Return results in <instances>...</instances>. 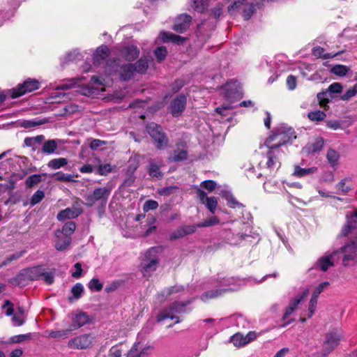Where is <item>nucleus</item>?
<instances>
[{
  "label": "nucleus",
  "mask_w": 357,
  "mask_h": 357,
  "mask_svg": "<svg viewBox=\"0 0 357 357\" xmlns=\"http://www.w3.org/2000/svg\"><path fill=\"white\" fill-rule=\"evenodd\" d=\"M84 289L82 284L77 282L71 289L72 296L68 297V301L73 302L74 300L80 298L84 293Z\"/></svg>",
  "instance_id": "c756f323"
},
{
  "label": "nucleus",
  "mask_w": 357,
  "mask_h": 357,
  "mask_svg": "<svg viewBox=\"0 0 357 357\" xmlns=\"http://www.w3.org/2000/svg\"><path fill=\"white\" fill-rule=\"evenodd\" d=\"M207 209L212 213L214 214L218 206V199L215 197L211 196L206 198V201L204 203Z\"/></svg>",
  "instance_id": "49530a36"
},
{
  "label": "nucleus",
  "mask_w": 357,
  "mask_h": 357,
  "mask_svg": "<svg viewBox=\"0 0 357 357\" xmlns=\"http://www.w3.org/2000/svg\"><path fill=\"white\" fill-rule=\"evenodd\" d=\"M158 207V203L153 199H149L145 202L143 209L145 212L150 210H155Z\"/></svg>",
  "instance_id": "0e129e2a"
},
{
  "label": "nucleus",
  "mask_w": 357,
  "mask_h": 357,
  "mask_svg": "<svg viewBox=\"0 0 357 357\" xmlns=\"http://www.w3.org/2000/svg\"><path fill=\"white\" fill-rule=\"evenodd\" d=\"M149 59L146 56H142L135 63H132L135 68V72L139 74H144L149 68Z\"/></svg>",
  "instance_id": "c85d7f7f"
},
{
  "label": "nucleus",
  "mask_w": 357,
  "mask_h": 357,
  "mask_svg": "<svg viewBox=\"0 0 357 357\" xmlns=\"http://www.w3.org/2000/svg\"><path fill=\"white\" fill-rule=\"evenodd\" d=\"M40 84L38 80L32 78H28L19 84L16 87L8 91V94L11 98H19L27 93L33 92L40 88Z\"/></svg>",
  "instance_id": "6e6552de"
},
{
  "label": "nucleus",
  "mask_w": 357,
  "mask_h": 357,
  "mask_svg": "<svg viewBox=\"0 0 357 357\" xmlns=\"http://www.w3.org/2000/svg\"><path fill=\"white\" fill-rule=\"evenodd\" d=\"M135 169L136 167L132 169H131L130 167L128 168L127 177L124 179L123 185L130 187L134 183L136 178L135 176L134 175V172Z\"/></svg>",
  "instance_id": "603ef678"
},
{
  "label": "nucleus",
  "mask_w": 357,
  "mask_h": 357,
  "mask_svg": "<svg viewBox=\"0 0 357 357\" xmlns=\"http://www.w3.org/2000/svg\"><path fill=\"white\" fill-rule=\"evenodd\" d=\"M110 54L109 48L105 45H102L98 47L93 54V63L95 66H100L108 58Z\"/></svg>",
  "instance_id": "a211bd4d"
},
{
  "label": "nucleus",
  "mask_w": 357,
  "mask_h": 357,
  "mask_svg": "<svg viewBox=\"0 0 357 357\" xmlns=\"http://www.w3.org/2000/svg\"><path fill=\"white\" fill-rule=\"evenodd\" d=\"M135 68L132 63L123 64L120 67L119 77L122 81H128L134 77Z\"/></svg>",
  "instance_id": "b1692460"
},
{
  "label": "nucleus",
  "mask_w": 357,
  "mask_h": 357,
  "mask_svg": "<svg viewBox=\"0 0 357 357\" xmlns=\"http://www.w3.org/2000/svg\"><path fill=\"white\" fill-rule=\"evenodd\" d=\"M337 255V252L333 251L331 253L326 254V255L318 259L313 268L320 270L321 271L326 272L329 267L335 266V257Z\"/></svg>",
  "instance_id": "ddd939ff"
},
{
  "label": "nucleus",
  "mask_w": 357,
  "mask_h": 357,
  "mask_svg": "<svg viewBox=\"0 0 357 357\" xmlns=\"http://www.w3.org/2000/svg\"><path fill=\"white\" fill-rule=\"evenodd\" d=\"M218 222L217 218L213 217L201 223L193 225H183L175 229L169 236L170 241H175L182 238L185 236L194 234L197 228L206 227L213 225Z\"/></svg>",
  "instance_id": "39448f33"
},
{
  "label": "nucleus",
  "mask_w": 357,
  "mask_h": 357,
  "mask_svg": "<svg viewBox=\"0 0 357 357\" xmlns=\"http://www.w3.org/2000/svg\"><path fill=\"white\" fill-rule=\"evenodd\" d=\"M154 55L158 63H161L164 61L167 55V50L165 46H160L156 47L154 50Z\"/></svg>",
  "instance_id": "79ce46f5"
},
{
  "label": "nucleus",
  "mask_w": 357,
  "mask_h": 357,
  "mask_svg": "<svg viewBox=\"0 0 357 357\" xmlns=\"http://www.w3.org/2000/svg\"><path fill=\"white\" fill-rule=\"evenodd\" d=\"M357 93V84H354V86L348 89L345 93L341 96L340 99L342 100H349L352 97L355 96Z\"/></svg>",
  "instance_id": "bf43d9fd"
},
{
  "label": "nucleus",
  "mask_w": 357,
  "mask_h": 357,
  "mask_svg": "<svg viewBox=\"0 0 357 357\" xmlns=\"http://www.w3.org/2000/svg\"><path fill=\"white\" fill-rule=\"evenodd\" d=\"M342 52H338L335 54L325 53V50L323 47H319V46L315 47L312 49V54L315 56L321 58L323 59L333 58L335 56L339 55Z\"/></svg>",
  "instance_id": "2f4dec72"
},
{
  "label": "nucleus",
  "mask_w": 357,
  "mask_h": 357,
  "mask_svg": "<svg viewBox=\"0 0 357 357\" xmlns=\"http://www.w3.org/2000/svg\"><path fill=\"white\" fill-rule=\"evenodd\" d=\"M82 213V210L77 208H67L61 211L57 214V219L59 221H63L67 219H73L77 218Z\"/></svg>",
  "instance_id": "4be33fe9"
},
{
  "label": "nucleus",
  "mask_w": 357,
  "mask_h": 357,
  "mask_svg": "<svg viewBox=\"0 0 357 357\" xmlns=\"http://www.w3.org/2000/svg\"><path fill=\"white\" fill-rule=\"evenodd\" d=\"M68 164V160L65 158H54L47 163V167L51 169H58L66 166Z\"/></svg>",
  "instance_id": "c9c22d12"
},
{
  "label": "nucleus",
  "mask_w": 357,
  "mask_h": 357,
  "mask_svg": "<svg viewBox=\"0 0 357 357\" xmlns=\"http://www.w3.org/2000/svg\"><path fill=\"white\" fill-rule=\"evenodd\" d=\"M44 269L43 266L40 265L28 268L24 271L28 280L35 281L40 279L42 275L44 274Z\"/></svg>",
  "instance_id": "412c9836"
},
{
  "label": "nucleus",
  "mask_w": 357,
  "mask_h": 357,
  "mask_svg": "<svg viewBox=\"0 0 357 357\" xmlns=\"http://www.w3.org/2000/svg\"><path fill=\"white\" fill-rule=\"evenodd\" d=\"M25 253H26V250H23L20 251V252H17L15 253H13L12 255H10L7 256L3 259V261L0 264V268L3 267V266H6L10 264V263H12L14 261L18 260L22 257H23V255Z\"/></svg>",
  "instance_id": "72a5a7b5"
},
{
  "label": "nucleus",
  "mask_w": 357,
  "mask_h": 357,
  "mask_svg": "<svg viewBox=\"0 0 357 357\" xmlns=\"http://www.w3.org/2000/svg\"><path fill=\"white\" fill-rule=\"evenodd\" d=\"M326 116V114L324 112L321 110H317L314 112H310L307 114L308 119L312 121H323Z\"/></svg>",
  "instance_id": "c03bdc74"
},
{
  "label": "nucleus",
  "mask_w": 357,
  "mask_h": 357,
  "mask_svg": "<svg viewBox=\"0 0 357 357\" xmlns=\"http://www.w3.org/2000/svg\"><path fill=\"white\" fill-rule=\"evenodd\" d=\"M57 149V140L48 139L43 143L42 148L38 150V153L43 155H52L55 153Z\"/></svg>",
  "instance_id": "393cba45"
},
{
  "label": "nucleus",
  "mask_w": 357,
  "mask_h": 357,
  "mask_svg": "<svg viewBox=\"0 0 357 357\" xmlns=\"http://www.w3.org/2000/svg\"><path fill=\"white\" fill-rule=\"evenodd\" d=\"M93 341L91 334H82L70 339L68 342V347L73 349H85L89 347Z\"/></svg>",
  "instance_id": "9d476101"
},
{
  "label": "nucleus",
  "mask_w": 357,
  "mask_h": 357,
  "mask_svg": "<svg viewBox=\"0 0 357 357\" xmlns=\"http://www.w3.org/2000/svg\"><path fill=\"white\" fill-rule=\"evenodd\" d=\"M72 321L70 329L73 331L84 326L89 321V319L86 313L79 312L73 315Z\"/></svg>",
  "instance_id": "aec40b11"
},
{
  "label": "nucleus",
  "mask_w": 357,
  "mask_h": 357,
  "mask_svg": "<svg viewBox=\"0 0 357 357\" xmlns=\"http://www.w3.org/2000/svg\"><path fill=\"white\" fill-rule=\"evenodd\" d=\"M155 222V219L154 218H151V221L148 223L149 228L144 231V237H148L150 236L153 231L156 230V226L154 225Z\"/></svg>",
  "instance_id": "774afa93"
},
{
  "label": "nucleus",
  "mask_w": 357,
  "mask_h": 357,
  "mask_svg": "<svg viewBox=\"0 0 357 357\" xmlns=\"http://www.w3.org/2000/svg\"><path fill=\"white\" fill-rule=\"evenodd\" d=\"M244 336L239 333H237L231 337V342L236 347H240L245 346V343H244Z\"/></svg>",
  "instance_id": "6e6d98bb"
},
{
  "label": "nucleus",
  "mask_w": 357,
  "mask_h": 357,
  "mask_svg": "<svg viewBox=\"0 0 357 357\" xmlns=\"http://www.w3.org/2000/svg\"><path fill=\"white\" fill-rule=\"evenodd\" d=\"M342 86L339 82H334L331 84L327 91H328V93H340L342 91Z\"/></svg>",
  "instance_id": "e2e57ef3"
},
{
  "label": "nucleus",
  "mask_w": 357,
  "mask_h": 357,
  "mask_svg": "<svg viewBox=\"0 0 357 357\" xmlns=\"http://www.w3.org/2000/svg\"><path fill=\"white\" fill-rule=\"evenodd\" d=\"M342 337V333L337 329H333L326 333L322 344L321 357H326L331 354L339 345Z\"/></svg>",
  "instance_id": "0eeeda50"
},
{
  "label": "nucleus",
  "mask_w": 357,
  "mask_h": 357,
  "mask_svg": "<svg viewBox=\"0 0 357 357\" xmlns=\"http://www.w3.org/2000/svg\"><path fill=\"white\" fill-rule=\"evenodd\" d=\"M349 71V67L340 64L334 66L331 70V73L338 75L340 77L345 76Z\"/></svg>",
  "instance_id": "37998d69"
},
{
  "label": "nucleus",
  "mask_w": 357,
  "mask_h": 357,
  "mask_svg": "<svg viewBox=\"0 0 357 357\" xmlns=\"http://www.w3.org/2000/svg\"><path fill=\"white\" fill-rule=\"evenodd\" d=\"M329 282L326 281L320 283L314 290L312 296L315 298L319 297V294L329 286Z\"/></svg>",
  "instance_id": "680f3d73"
},
{
  "label": "nucleus",
  "mask_w": 357,
  "mask_h": 357,
  "mask_svg": "<svg viewBox=\"0 0 357 357\" xmlns=\"http://www.w3.org/2000/svg\"><path fill=\"white\" fill-rule=\"evenodd\" d=\"M31 337H32V334L31 333H26V334H22V335H14V336L10 337V342L12 343L17 344V343H20V342H22L24 341L30 340V339H31Z\"/></svg>",
  "instance_id": "4d7b16f0"
},
{
  "label": "nucleus",
  "mask_w": 357,
  "mask_h": 357,
  "mask_svg": "<svg viewBox=\"0 0 357 357\" xmlns=\"http://www.w3.org/2000/svg\"><path fill=\"white\" fill-rule=\"evenodd\" d=\"M76 229V224L73 221H68L64 224L61 230L56 231V236L59 237V234H62L65 236L64 237H70V236L74 233Z\"/></svg>",
  "instance_id": "bb28decb"
},
{
  "label": "nucleus",
  "mask_w": 357,
  "mask_h": 357,
  "mask_svg": "<svg viewBox=\"0 0 357 357\" xmlns=\"http://www.w3.org/2000/svg\"><path fill=\"white\" fill-rule=\"evenodd\" d=\"M46 123L45 120H37V119H32V120H22L19 121V126L21 128H31L33 127H36L38 126H41Z\"/></svg>",
  "instance_id": "e433bc0d"
},
{
  "label": "nucleus",
  "mask_w": 357,
  "mask_h": 357,
  "mask_svg": "<svg viewBox=\"0 0 357 357\" xmlns=\"http://www.w3.org/2000/svg\"><path fill=\"white\" fill-rule=\"evenodd\" d=\"M72 331V329L62 331H52L49 333V337L52 338H66Z\"/></svg>",
  "instance_id": "09e8293b"
},
{
  "label": "nucleus",
  "mask_w": 357,
  "mask_h": 357,
  "mask_svg": "<svg viewBox=\"0 0 357 357\" xmlns=\"http://www.w3.org/2000/svg\"><path fill=\"white\" fill-rule=\"evenodd\" d=\"M191 21L190 15L181 14L176 18L172 29L180 33H184L190 27Z\"/></svg>",
  "instance_id": "4468645a"
},
{
  "label": "nucleus",
  "mask_w": 357,
  "mask_h": 357,
  "mask_svg": "<svg viewBox=\"0 0 357 357\" xmlns=\"http://www.w3.org/2000/svg\"><path fill=\"white\" fill-rule=\"evenodd\" d=\"M115 166H112L110 164L100 165L96 170V174L100 176H107L108 174L112 172Z\"/></svg>",
  "instance_id": "a18cd8bd"
},
{
  "label": "nucleus",
  "mask_w": 357,
  "mask_h": 357,
  "mask_svg": "<svg viewBox=\"0 0 357 357\" xmlns=\"http://www.w3.org/2000/svg\"><path fill=\"white\" fill-rule=\"evenodd\" d=\"M326 158L328 162L332 167H335L340 158V154L333 149H329L326 153Z\"/></svg>",
  "instance_id": "58836bf2"
},
{
  "label": "nucleus",
  "mask_w": 357,
  "mask_h": 357,
  "mask_svg": "<svg viewBox=\"0 0 357 357\" xmlns=\"http://www.w3.org/2000/svg\"><path fill=\"white\" fill-rule=\"evenodd\" d=\"M139 343H135L128 353L126 357H144L147 354L146 349H143L142 351L139 352Z\"/></svg>",
  "instance_id": "a19ab883"
},
{
  "label": "nucleus",
  "mask_w": 357,
  "mask_h": 357,
  "mask_svg": "<svg viewBox=\"0 0 357 357\" xmlns=\"http://www.w3.org/2000/svg\"><path fill=\"white\" fill-rule=\"evenodd\" d=\"M121 56L127 61H132L139 56V49L135 45H126L119 50Z\"/></svg>",
  "instance_id": "f3484780"
},
{
  "label": "nucleus",
  "mask_w": 357,
  "mask_h": 357,
  "mask_svg": "<svg viewBox=\"0 0 357 357\" xmlns=\"http://www.w3.org/2000/svg\"><path fill=\"white\" fill-rule=\"evenodd\" d=\"M111 192V187L95 188L92 193L86 195L84 197L86 201L85 205L88 207H91L97 204L99 212L104 211Z\"/></svg>",
  "instance_id": "f03ea898"
},
{
  "label": "nucleus",
  "mask_w": 357,
  "mask_h": 357,
  "mask_svg": "<svg viewBox=\"0 0 357 357\" xmlns=\"http://www.w3.org/2000/svg\"><path fill=\"white\" fill-rule=\"evenodd\" d=\"M188 158V151L185 150H181L180 151H175L174 155L169 159L174 162H180L185 160Z\"/></svg>",
  "instance_id": "864d4df0"
},
{
  "label": "nucleus",
  "mask_w": 357,
  "mask_h": 357,
  "mask_svg": "<svg viewBox=\"0 0 357 357\" xmlns=\"http://www.w3.org/2000/svg\"><path fill=\"white\" fill-rule=\"evenodd\" d=\"M294 130L291 128H278L274 130L264 141V146L267 149H277L291 143L296 139Z\"/></svg>",
  "instance_id": "f257e3e1"
},
{
  "label": "nucleus",
  "mask_w": 357,
  "mask_h": 357,
  "mask_svg": "<svg viewBox=\"0 0 357 357\" xmlns=\"http://www.w3.org/2000/svg\"><path fill=\"white\" fill-rule=\"evenodd\" d=\"M159 264V258L158 256V250L153 247L148 250L141 263V271L144 276H149L151 273L154 272Z\"/></svg>",
  "instance_id": "423d86ee"
},
{
  "label": "nucleus",
  "mask_w": 357,
  "mask_h": 357,
  "mask_svg": "<svg viewBox=\"0 0 357 357\" xmlns=\"http://www.w3.org/2000/svg\"><path fill=\"white\" fill-rule=\"evenodd\" d=\"M201 187L205 188L208 192H212L216 188V183L213 180H206L201 183Z\"/></svg>",
  "instance_id": "69168bd1"
},
{
  "label": "nucleus",
  "mask_w": 357,
  "mask_h": 357,
  "mask_svg": "<svg viewBox=\"0 0 357 357\" xmlns=\"http://www.w3.org/2000/svg\"><path fill=\"white\" fill-rule=\"evenodd\" d=\"M43 280L47 284H52L54 282V275L52 272H47L44 269V274L42 275Z\"/></svg>",
  "instance_id": "338daca9"
},
{
  "label": "nucleus",
  "mask_w": 357,
  "mask_h": 357,
  "mask_svg": "<svg viewBox=\"0 0 357 357\" xmlns=\"http://www.w3.org/2000/svg\"><path fill=\"white\" fill-rule=\"evenodd\" d=\"M192 303V300H188L183 302L174 301L167 307L163 309L156 317L158 322H161L166 319H176L175 324L181 321L179 317L174 316L173 313H183L185 312V307Z\"/></svg>",
  "instance_id": "20e7f679"
},
{
  "label": "nucleus",
  "mask_w": 357,
  "mask_h": 357,
  "mask_svg": "<svg viewBox=\"0 0 357 357\" xmlns=\"http://www.w3.org/2000/svg\"><path fill=\"white\" fill-rule=\"evenodd\" d=\"M324 145V140L323 137H317L314 142L308 143L305 146V150L307 154H314L321 151Z\"/></svg>",
  "instance_id": "a878e982"
},
{
  "label": "nucleus",
  "mask_w": 357,
  "mask_h": 357,
  "mask_svg": "<svg viewBox=\"0 0 357 357\" xmlns=\"http://www.w3.org/2000/svg\"><path fill=\"white\" fill-rule=\"evenodd\" d=\"M51 176L56 181L60 182H72L74 181L73 176L70 174H65L62 172H57L51 174Z\"/></svg>",
  "instance_id": "4c0bfd02"
},
{
  "label": "nucleus",
  "mask_w": 357,
  "mask_h": 357,
  "mask_svg": "<svg viewBox=\"0 0 357 357\" xmlns=\"http://www.w3.org/2000/svg\"><path fill=\"white\" fill-rule=\"evenodd\" d=\"M280 150L277 149H268L267 152L265 154V157L267 159L266 167L272 170L278 167L279 168L281 165V162L279 160V154Z\"/></svg>",
  "instance_id": "2eb2a0df"
},
{
  "label": "nucleus",
  "mask_w": 357,
  "mask_h": 357,
  "mask_svg": "<svg viewBox=\"0 0 357 357\" xmlns=\"http://www.w3.org/2000/svg\"><path fill=\"white\" fill-rule=\"evenodd\" d=\"M328 96L329 93L328 91H321L317 93V98L321 107L326 106L329 102Z\"/></svg>",
  "instance_id": "13d9d810"
},
{
  "label": "nucleus",
  "mask_w": 357,
  "mask_h": 357,
  "mask_svg": "<svg viewBox=\"0 0 357 357\" xmlns=\"http://www.w3.org/2000/svg\"><path fill=\"white\" fill-rule=\"evenodd\" d=\"M240 10L242 11L244 19L248 20L256 10L255 4L253 2H249L248 0H234L228 6V12L231 14Z\"/></svg>",
  "instance_id": "1a4fd4ad"
},
{
  "label": "nucleus",
  "mask_w": 357,
  "mask_h": 357,
  "mask_svg": "<svg viewBox=\"0 0 357 357\" xmlns=\"http://www.w3.org/2000/svg\"><path fill=\"white\" fill-rule=\"evenodd\" d=\"M317 298H315L314 296L311 297L308 306V318H311L314 314L317 305Z\"/></svg>",
  "instance_id": "052dcab7"
},
{
  "label": "nucleus",
  "mask_w": 357,
  "mask_h": 357,
  "mask_svg": "<svg viewBox=\"0 0 357 357\" xmlns=\"http://www.w3.org/2000/svg\"><path fill=\"white\" fill-rule=\"evenodd\" d=\"M103 284L100 282L98 278H92L89 284L88 288L91 291L99 292L102 289Z\"/></svg>",
  "instance_id": "8fccbe9b"
},
{
  "label": "nucleus",
  "mask_w": 357,
  "mask_h": 357,
  "mask_svg": "<svg viewBox=\"0 0 357 357\" xmlns=\"http://www.w3.org/2000/svg\"><path fill=\"white\" fill-rule=\"evenodd\" d=\"M192 8L198 12H204L208 6V0H192Z\"/></svg>",
  "instance_id": "de8ad7c7"
},
{
  "label": "nucleus",
  "mask_w": 357,
  "mask_h": 357,
  "mask_svg": "<svg viewBox=\"0 0 357 357\" xmlns=\"http://www.w3.org/2000/svg\"><path fill=\"white\" fill-rule=\"evenodd\" d=\"M226 291H227V289H215L208 290L202 294L201 299L203 301H206L208 299H212V298H217V297L222 295Z\"/></svg>",
  "instance_id": "7c9ffc66"
},
{
  "label": "nucleus",
  "mask_w": 357,
  "mask_h": 357,
  "mask_svg": "<svg viewBox=\"0 0 357 357\" xmlns=\"http://www.w3.org/2000/svg\"><path fill=\"white\" fill-rule=\"evenodd\" d=\"M45 197V192L43 190H38L30 199V205L31 206L40 202Z\"/></svg>",
  "instance_id": "3c124183"
},
{
  "label": "nucleus",
  "mask_w": 357,
  "mask_h": 357,
  "mask_svg": "<svg viewBox=\"0 0 357 357\" xmlns=\"http://www.w3.org/2000/svg\"><path fill=\"white\" fill-rule=\"evenodd\" d=\"M146 130L157 149L163 150L168 146L169 139L160 125L154 122L149 123L146 125Z\"/></svg>",
  "instance_id": "7ed1b4c3"
},
{
  "label": "nucleus",
  "mask_w": 357,
  "mask_h": 357,
  "mask_svg": "<svg viewBox=\"0 0 357 357\" xmlns=\"http://www.w3.org/2000/svg\"><path fill=\"white\" fill-rule=\"evenodd\" d=\"M317 169H318L316 167H312L310 168H301L299 166H296L294 168V175L297 177H303L317 172Z\"/></svg>",
  "instance_id": "f704fd0d"
},
{
  "label": "nucleus",
  "mask_w": 357,
  "mask_h": 357,
  "mask_svg": "<svg viewBox=\"0 0 357 357\" xmlns=\"http://www.w3.org/2000/svg\"><path fill=\"white\" fill-rule=\"evenodd\" d=\"M47 174L46 173L36 174L29 176L25 181V186L26 188H32L40 182L42 181L43 177H46Z\"/></svg>",
  "instance_id": "cd10ccee"
},
{
  "label": "nucleus",
  "mask_w": 357,
  "mask_h": 357,
  "mask_svg": "<svg viewBox=\"0 0 357 357\" xmlns=\"http://www.w3.org/2000/svg\"><path fill=\"white\" fill-rule=\"evenodd\" d=\"M178 190V187L176 185H170L159 189L158 193L162 196H169L172 194L176 193Z\"/></svg>",
  "instance_id": "5fc2aeb1"
},
{
  "label": "nucleus",
  "mask_w": 357,
  "mask_h": 357,
  "mask_svg": "<svg viewBox=\"0 0 357 357\" xmlns=\"http://www.w3.org/2000/svg\"><path fill=\"white\" fill-rule=\"evenodd\" d=\"M308 294L309 290L305 289L301 294L297 295L289 302V306L286 308L285 312L282 316L283 320L287 319V317L294 312L299 303L307 296Z\"/></svg>",
  "instance_id": "dca6fc26"
},
{
  "label": "nucleus",
  "mask_w": 357,
  "mask_h": 357,
  "mask_svg": "<svg viewBox=\"0 0 357 357\" xmlns=\"http://www.w3.org/2000/svg\"><path fill=\"white\" fill-rule=\"evenodd\" d=\"M162 167V162L161 160L155 161L153 159H149L147 172L151 178L160 180L163 177V173L160 170Z\"/></svg>",
  "instance_id": "6ab92c4d"
},
{
  "label": "nucleus",
  "mask_w": 357,
  "mask_h": 357,
  "mask_svg": "<svg viewBox=\"0 0 357 357\" xmlns=\"http://www.w3.org/2000/svg\"><path fill=\"white\" fill-rule=\"evenodd\" d=\"M71 237H63L59 238L55 243V248L58 251H63L68 248L71 243Z\"/></svg>",
  "instance_id": "ea45409f"
},
{
  "label": "nucleus",
  "mask_w": 357,
  "mask_h": 357,
  "mask_svg": "<svg viewBox=\"0 0 357 357\" xmlns=\"http://www.w3.org/2000/svg\"><path fill=\"white\" fill-rule=\"evenodd\" d=\"M187 103V98L183 94L180 93L175 97L170 102L169 109L170 113L174 117H178L185 109Z\"/></svg>",
  "instance_id": "9b49d317"
},
{
  "label": "nucleus",
  "mask_w": 357,
  "mask_h": 357,
  "mask_svg": "<svg viewBox=\"0 0 357 357\" xmlns=\"http://www.w3.org/2000/svg\"><path fill=\"white\" fill-rule=\"evenodd\" d=\"M223 198H225L227 202V204L230 208H236V207H243V205L238 202L234 197L231 192L229 191H222L221 193Z\"/></svg>",
  "instance_id": "473e14b6"
},
{
  "label": "nucleus",
  "mask_w": 357,
  "mask_h": 357,
  "mask_svg": "<svg viewBox=\"0 0 357 357\" xmlns=\"http://www.w3.org/2000/svg\"><path fill=\"white\" fill-rule=\"evenodd\" d=\"M346 224L342 227L340 235L348 236L357 230V208L350 215L346 216Z\"/></svg>",
  "instance_id": "f8f14e48"
},
{
  "label": "nucleus",
  "mask_w": 357,
  "mask_h": 357,
  "mask_svg": "<svg viewBox=\"0 0 357 357\" xmlns=\"http://www.w3.org/2000/svg\"><path fill=\"white\" fill-rule=\"evenodd\" d=\"M160 36L163 43L172 42L180 45L184 43L186 40L184 37L165 31L160 32Z\"/></svg>",
  "instance_id": "5701e85b"
}]
</instances>
